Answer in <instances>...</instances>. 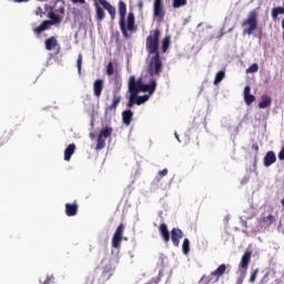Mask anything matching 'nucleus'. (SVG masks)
Here are the masks:
<instances>
[{
	"label": "nucleus",
	"instance_id": "obj_14",
	"mask_svg": "<svg viewBox=\"0 0 284 284\" xmlns=\"http://www.w3.org/2000/svg\"><path fill=\"white\" fill-rule=\"evenodd\" d=\"M250 261H252V252L246 251L244 253V255L242 256L241 263H240V267L242 270H247V267H250Z\"/></svg>",
	"mask_w": 284,
	"mask_h": 284
},
{
	"label": "nucleus",
	"instance_id": "obj_41",
	"mask_svg": "<svg viewBox=\"0 0 284 284\" xmlns=\"http://www.w3.org/2000/svg\"><path fill=\"white\" fill-rule=\"evenodd\" d=\"M159 175L161 176V179H163V176H168V169L160 171Z\"/></svg>",
	"mask_w": 284,
	"mask_h": 284
},
{
	"label": "nucleus",
	"instance_id": "obj_19",
	"mask_svg": "<svg viewBox=\"0 0 284 284\" xmlns=\"http://www.w3.org/2000/svg\"><path fill=\"white\" fill-rule=\"evenodd\" d=\"M270 105H272V98L262 95V101L258 103L260 110H265V108H270Z\"/></svg>",
	"mask_w": 284,
	"mask_h": 284
},
{
	"label": "nucleus",
	"instance_id": "obj_4",
	"mask_svg": "<svg viewBox=\"0 0 284 284\" xmlns=\"http://www.w3.org/2000/svg\"><path fill=\"white\" fill-rule=\"evenodd\" d=\"M242 28H245L243 34H248L250 37L254 33V30L258 28V12L256 10H252L247 18L243 20Z\"/></svg>",
	"mask_w": 284,
	"mask_h": 284
},
{
	"label": "nucleus",
	"instance_id": "obj_43",
	"mask_svg": "<svg viewBox=\"0 0 284 284\" xmlns=\"http://www.w3.org/2000/svg\"><path fill=\"white\" fill-rule=\"evenodd\" d=\"M252 150H254V152L258 153V143H253Z\"/></svg>",
	"mask_w": 284,
	"mask_h": 284
},
{
	"label": "nucleus",
	"instance_id": "obj_9",
	"mask_svg": "<svg viewBox=\"0 0 284 284\" xmlns=\"http://www.w3.org/2000/svg\"><path fill=\"white\" fill-rule=\"evenodd\" d=\"M119 103H121V95L119 94V92L114 91L112 97V103L105 108V112H116Z\"/></svg>",
	"mask_w": 284,
	"mask_h": 284
},
{
	"label": "nucleus",
	"instance_id": "obj_31",
	"mask_svg": "<svg viewBox=\"0 0 284 284\" xmlns=\"http://www.w3.org/2000/svg\"><path fill=\"white\" fill-rule=\"evenodd\" d=\"M187 6V0H173V8H183Z\"/></svg>",
	"mask_w": 284,
	"mask_h": 284
},
{
	"label": "nucleus",
	"instance_id": "obj_32",
	"mask_svg": "<svg viewBox=\"0 0 284 284\" xmlns=\"http://www.w3.org/2000/svg\"><path fill=\"white\" fill-rule=\"evenodd\" d=\"M255 72H258V64L253 63L248 69H246L247 74H254Z\"/></svg>",
	"mask_w": 284,
	"mask_h": 284
},
{
	"label": "nucleus",
	"instance_id": "obj_28",
	"mask_svg": "<svg viewBox=\"0 0 284 284\" xmlns=\"http://www.w3.org/2000/svg\"><path fill=\"white\" fill-rule=\"evenodd\" d=\"M182 252L183 254H190V240L184 239L183 244H182Z\"/></svg>",
	"mask_w": 284,
	"mask_h": 284
},
{
	"label": "nucleus",
	"instance_id": "obj_26",
	"mask_svg": "<svg viewBox=\"0 0 284 284\" xmlns=\"http://www.w3.org/2000/svg\"><path fill=\"white\" fill-rule=\"evenodd\" d=\"M278 14H284V8L283 7H277L272 9V17L273 19H276Z\"/></svg>",
	"mask_w": 284,
	"mask_h": 284
},
{
	"label": "nucleus",
	"instance_id": "obj_12",
	"mask_svg": "<svg viewBox=\"0 0 284 284\" xmlns=\"http://www.w3.org/2000/svg\"><path fill=\"white\" fill-rule=\"evenodd\" d=\"M79 212V204L77 202L70 204V203H67L65 204V214L67 216H77Z\"/></svg>",
	"mask_w": 284,
	"mask_h": 284
},
{
	"label": "nucleus",
	"instance_id": "obj_38",
	"mask_svg": "<svg viewBox=\"0 0 284 284\" xmlns=\"http://www.w3.org/2000/svg\"><path fill=\"white\" fill-rule=\"evenodd\" d=\"M41 284H51V283H54V277L51 275V276H47V278L42 282L40 281Z\"/></svg>",
	"mask_w": 284,
	"mask_h": 284
},
{
	"label": "nucleus",
	"instance_id": "obj_22",
	"mask_svg": "<svg viewBox=\"0 0 284 284\" xmlns=\"http://www.w3.org/2000/svg\"><path fill=\"white\" fill-rule=\"evenodd\" d=\"M134 101H135V105H143V103H145L146 101H150V95L145 94V95H139L135 94V97H133Z\"/></svg>",
	"mask_w": 284,
	"mask_h": 284
},
{
	"label": "nucleus",
	"instance_id": "obj_5",
	"mask_svg": "<svg viewBox=\"0 0 284 284\" xmlns=\"http://www.w3.org/2000/svg\"><path fill=\"white\" fill-rule=\"evenodd\" d=\"M49 19L51 20H44L42 23L33 29L34 34L37 37H40L42 32H45V30H50V26H57V23H61V18L57 16L54 12H49Z\"/></svg>",
	"mask_w": 284,
	"mask_h": 284
},
{
	"label": "nucleus",
	"instance_id": "obj_23",
	"mask_svg": "<svg viewBox=\"0 0 284 284\" xmlns=\"http://www.w3.org/2000/svg\"><path fill=\"white\" fill-rule=\"evenodd\" d=\"M227 272V266L225 264H221L215 271H213V274L221 278Z\"/></svg>",
	"mask_w": 284,
	"mask_h": 284
},
{
	"label": "nucleus",
	"instance_id": "obj_3",
	"mask_svg": "<svg viewBox=\"0 0 284 284\" xmlns=\"http://www.w3.org/2000/svg\"><path fill=\"white\" fill-rule=\"evenodd\" d=\"M129 92L130 94H139V92H148L150 97L156 92V80H151L149 84L143 83V78L136 80V77L129 78Z\"/></svg>",
	"mask_w": 284,
	"mask_h": 284
},
{
	"label": "nucleus",
	"instance_id": "obj_24",
	"mask_svg": "<svg viewBox=\"0 0 284 284\" xmlns=\"http://www.w3.org/2000/svg\"><path fill=\"white\" fill-rule=\"evenodd\" d=\"M112 126H106L100 132L99 136L102 139H110V136H112Z\"/></svg>",
	"mask_w": 284,
	"mask_h": 284
},
{
	"label": "nucleus",
	"instance_id": "obj_29",
	"mask_svg": "<svg viewBox=\"0 0 284 284\" xmlns=\"http://www.w3.org/2000/svg\"><path fill=\"white\" fill-rule=\"evenodd\" d=\"M221 280V277H217L214 272H212L210 274V276L207 277V282L206 284H214V283H219V281Z\"/></svg>",
	"mask_w": 284,
	"mask_h": 284
},
{
	"label": "nucleus",
	"instance_id": "obj_37",
	"mask_svg": "<svg viewBox=\"0 0 284 284\" xmlns=\"http://www.w3.org/2000/svg\"><path fill=\"white\" fill-rule=\"evenodd\" d=\"M256 276H258V268L252 272L251 277H250V283H255L256 282Z\"/></svg>",
	"mask_w": 284,
	"mask_h": 284
},
{
	"label": "nucleus",
	"instance_id": "obj_33",
	"mask_svg": "<svg viewBox=\"0 0 284 284\" xmlns=\"http://www.w3.org/2000/svg\"><path fill=\"white\" fill-rule=\"evenodd\" d=\"M106 74L108 77H112V74H114V64L112 62H109L106 65Z\"/></svg>",
	"mask_w": 284,
	"mask_h": 284
},
{
	"label": "nucleus",
	"instance_id": "obj_20",
	"mask_svg": "<svg viewBox=\"0 0 284 284\" xmlns=\"http://www.w3.org/2000/svg\"><path fill=\"white\" fill-rule=\"evenodd\" d=\"M95 19L97 21H103V19H105V11L99 3H95Z\"/></svg>",
	"mask_w": 284,
	"mask_h": 284
},
{
	"label": "nucleus",
	"instance_id": "obj_7",
	"mask_svg": "<svg viewBox=\"0 0 284 284\" xmlns=\"http://www.w3.org/2000/svg\"><path fill=\"white\" fill-rule=\"evenodd\" d=\"M123 232H125V225L120 224L112 237V247H114V250H119V247H121V242L123 241Z\"/></svg>",
	"mask_w": 284,
	"mask_h": 284
},
{
	"label": "nucleus",
	"instance_id": "obj_35",
	"mask_svg": "<svg viewBox=\"0 0 284 284\" xmlns=\"http://www.w3.org/2000/svg\"><path fill=\"white\" fill-rule=\"evenodd\" d=\"M133 94L130 93V98H129V102L126 103V108H134V105H136V101L134 100Z\"/></svg>",
	"mask_w": 284,
	"mask_h": 284
},
{
	"label": "nucleus",
	"instance_id": "obj_40",
	"mask_svg": "<svg viewBox=\"0 0 284 284\" xmlns=\"http://www.w3.org/2000/svg\"><path fill=\"white\" fill-rule=\"evenodd\" d=\"M278 159H280V161H284V145H283L282 150L278 153Z\"/></svg>",
	"mask_w": 284,
	"mask_h": 284
},
{
	"label": "nucleus",
	"instance_id": "obj_17",
	"mask_svg": "<svg viewBox=\"0 0 284 284\" xmlns=\"http://www.w3.org/2000/svg\"><path fill=\"white\" fill-rule=\"evenodd\" d=\"M132 116H134V112H132V110H125L122 112V121L124 125H130V123H132Z\"/></svg>",
	"mask_w": 284,
	"mask_h": 284
},
{
	"label": "nucleus",
	"instance_id": "obj_11",
	"mask_svg": "<svg viewBox=\"0 0 284 284\" xmlns=\"http://www.w3.org/2000/svg\"><path fill=\"white\" fill-rule=\"evenodd\" d=\"M102 92H103V80L97 79L93 82V94L97 99H101Z\"/></svg>",
	"mask_w": 284,
	"mask_h": 284
},
{
	"label": "nucleus",
	"instance_id": "obj_13",
	"mask_svg": "<svg viewBox=\"0 0 284 284\" xmlns=\"http://www.w3.org/2000/svg\"><path fill=\"white\" fill-rule=\"evenodd\" d=\"M159 232H160L164 243H170V231L168 230L166 223L160 224Z\"/></svg>",
	"mask_w": 284,
	"mask_h": 284
},
{
	"label": "nucleus",
	"instance_id": "obj_2",
	"mask_svg": "<svg viewBox=\"0 0 284 284\" xmlns=\"http://www.w3.org/2000/svg\"><path fill=\"white\" fill-rule=\"evenodd\" d=\"M119 14H120L119 26H120L122 36L124 37V39H130L129 32H136V30H139V27H136L134 13L129 12L128 14V6L123 0L119 1ZM125 14H128L126 21H125Z\"/></svg>",
	"mask_w": 284,
	"mask_h": 284
},
{
	"label": "nucleus",
	"instance_id": "obj_42",
	"mask_svg": "<svg viewBox=\"0 0 284 284\" xmlns=\"http://www.w3.org/2000/svg\"><path fill=\"white\" fill-rule=\"evenodd\" d=\"M14 3H28L30 0H13ZM38 1H45V0H38Z\"/></svg>",
	"mask_w": 284,
	"mask_h": 284
},
{
	"label": "nucleus",
	"instance_id": "obj_44",
	"mask_svg": "<svg viewBox=\"0 0 284 284\" xmlns=\"http://www.w3.org/2000/svg\"><path fill=\"white\" fill-rule=\"evenodd\" d=\"M72 1V3H85V0H71Z\"/></svg>",
	"mask_w": 284,
	"mask_h": 284
},
{
	"label": "nucleus",
	"instance_id": "obj_1",
	"mask_svg": "<svg viewBox=\"0 0 284 284\" xmlns=\"http://www.w3.org/2000/svg\"><path fill=\"white\" fill-rule=\"evenodd\" d=\"M161 39V30L155 29L150 31L149 37H146L145 48L149 54H154L149 63V74L151 77H159L161 74V68H163V62L161 61V54L159 53V41Z\"/></svg>",
	"mask_w": 284,
	"mask_h": 284
},
{
	"label": "nucleus",
	"instance_id": "obj_25",
	"mask_svg": "<svg viewBox=\"0 0 284 284\" xmlns=\"http://www.w3.org/2000/svg\"><path fill=\"white\" fill-rule=\"evenodd\" d=\"M103 148H105V138L98 135L95 150L99 152L100 150H103Z\"/></svg>",
	"mask_w": 284,
	"mask_h": 284
},
{
	"label": "nucleus",
	"instance_id": "obj_27",
	"mask_svg": "<svg viewBox=\"0 0 284 284\" xmlns=\"http://www.w3.org/2000/svg\"><path fill=\"white\" fill-rule=\"evenodd\" d=\"M223 79H225V71H219L215 75L214 84L216 85L217 83H221Z\"/></svg>",
	"mask_w": 284,
	"mask_h": 284
},
{
	"label": "nucleus",
	"instance_id": "obj_8",
	"mask_svg": "<svg viewBox=\"0 0 284 284\" xmlns=\"http://www.w3.org/2000/svg\"><path fill=\"white\" fill-rule=\"evenodd\" d=\"M181 239H183V231L181 229H172L171 241L174 247H179V245L181 244Z\"/></svg>",
	"mask_w": 284,
	"mask_h": 284
},
{
	"label": "nucleus",
	"instance_id": "obj_6",
	"mask_svg": "<svg viewBox=\"0 0 284 284\" xmlns=\"http://www.w3.org/2000/svg\"><path fill=\"white\" fill-rule=\"evenodd\" d=\"M153 14L156 18L158 23L165 21V10H163V0H154Z\"/></svg>",
	"mask_w": 284,
	"mask_h": 284
},
{
	"label": "nucleus",
	"instance_id": "obj_36",
	"mask_svg": "<svg viewBox=\"0 0 284 284\" xmlns=\"http://www.w3.org/2000/svg\"><path fill=\"white\" fill-rule=\"evenodd\" d=\"M274 221H276V217H274V215H267L266 217H264V223H267V225H272Z\"/></svg>",
	"mask_w": 284,
	"mask_h": 284
},
{
	"label": "nucleus",
	"instance_id": "obj_34",
	"mask_svg": "<svg viewBox=\"0 0 284 284\" xmlns=\"http://www.w3.org/2000/svg\"><path fill=\"white\" fill-rule=\"evenodd\" d=\"M77 65L78 72L79 74H81V65H83V55L81 53L78 55Z\"/></svg>",
	"mask_w": 284,
	"mask_h": 284
},
{
	"label": "nucleus",
	"instance_id": "obj_18",
	"mask_svg": "<svg viewBox=\"0 0 284 284\" xmlns=\"http://www.w3.org/2000/svg\"><path fill=\"white\" fill-rule=\"evenodd\" d=\"M77 150V145L74 143L69 144L64 150V161H70L72 159V154H74Z\"/></svg>",
	"mask_w": 284,
	"mask_h": 284
},
{
	"label": "nucleus",
	"instance_id": "obj_39",
	"mask_svg": "<svg viewBox=\"0 0 284 284\" xmlns=\"http://www.w3.org/2000/svg\"><path fill=\"white\" fill-rule=\"evenodd\" d=\"M36 16H37V17H43V9H42L41 7H38V8L36 9Z\"/></svg>",
	"mask_w": 284,
	"mask_h": 284
},
{
	"label": "nucleus",
	"instance_id": "obj_21",
	"mask_svg": "<svg viewBox=\"0 0 284 284\" xmlns=\"http://www.w3.org/2000/svg\"><path fill=\"white\" fill-rule=\"evenodd\" d=\"M45 50H54V48L58 45L57 38L51 37L45 40L44 42Z\"/></svg>",
	"mask_w": 284,
	"mask_h": 284
},
{
	"label": "nucleus",
	"instance_id": "obj_30",
	"mask_svg": "<svg viewBox=\"0 0 284 284\" xmlns=\"http://www.w3.org/2000/svg\"><path fill=\"white\" fill-rule=\"evenodd\" d=\"M168 48H170V36H166L162 41V51L168 52Z\"/></svg>",
	"mask_w": 284,
	"mask_h": 284
},
{
	"label": "nucleus",
	"instance_id": "obj_15",
	"mask_svg": "<svg viewBox=\"0 0 284 284\" xmlns=\"http://www.w3.org/2000/svg\"><path fill=\"white\" fill-rule=\"evenodd\" d=\"M251 90L250 85L244 88V101L246 105H252V103L256 101V98L253 94H250Z\"/></svg>",
	"mask_w": 284,
	"mask_h": 284
},
{
	"label": "nucleus",
	"instance_id": "obj_10",
	"mask_svg": "<svg viewBox=\"0 0 284 284\" xmlns=\"http://www.w3.org/2000/svg\"><path fill=\"white\" fill-rule=\"evenodd\" d=\"M99 3L101 7H103L104 10L109 12L112 20L116 19V8L110 4V2L106 0H99Z\"/></svg>",
	"mask_w": 284,
	"mask_h": 284
},
{
	"label": "nucleus",
	"instance_id": "obj_16",
	"mask_svg": "<svg viewBox=\"0 0 284 284\" xmlns=\"http://www.w3.org/2000/svg\"><path fill=\"white\" fill-rule=\"evenodd\" d=\"M275 161H276V153H274V151H268L264 156L265 168H270V165H274Z\"/></svg>",
	"mask_w": 284,
	"mask_h": 284
},
{
	"label": "nucleus",
	"instance_id": "obj_45",
	"mask_svg": "<svg viewBox=\"0 0 284 284\" xmlns=\"http://www.w3.org/2000/svg\"><path fill=\"white\" fill-rule=\"evenodd\" d=\"M138 7L140 8V10H143V2H139Z\"/></svg>",
	"mask_w": 284,
	"mask_h": 284
},
{
	"label": "nucleus",
	"instance_id": "obj_46",
	"mask_svg": "<svg viewBox=\"0 0 284 284\" xmlns=\"http://www.w3.org/2000/svg\"><path fill=\"white\" fill-rule=\"evenodd\" d=\"M176 139H179V135L175 133Z\"/></svg>",
	"mask_w": 284,
	"mask_h": 284
}]
</instances>
